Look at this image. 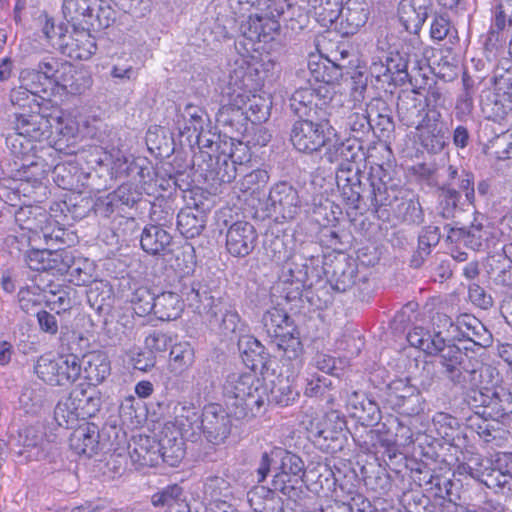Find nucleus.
I'll use <instances>...</instances> for the list:
<instances>
[{
  "instance_id": "9b49d317",
  "label": "nucleus",
  "mask_w": 512,
  "mask_h": 512,
  "mask_svg": "<svg viewBox=\"0 0 512 512\" xmlns=\"http://www.w3.org/2000/svg\"><path fill=\"white\" fill-rule=\"evenodd\" d=\"M439 322L446 327L445 336L456 340H468L477 345H482L487 330L484 325L474 316L463 314L457 317L456 322L447 315H439Z\"/></svg>"
},
{
  "instance_id": "5701e85b",
  "label": "nucleus",
  "mask_w": 512,
  "mask_h": 512,
  "mask_svg": "<svg viewBox=\"0 0 512 512\" xmlns=\"http://www.w3.org/2000/svg\"><path fill=\"white\" fill-rule=\"evenodd\" d=\"M46 269L47 267L44 265L34 268V270L39 272L37 275H34V305L45 302L51 310L59 314L61 311H66L71 307V301L64 290L55 291L51 285H49V290L40 287L39 282L44 281L43 272Z\"/></svg>"
},
{
  "instance_id": "338daca9",
  "label": "nucleus",
  "mask_w": 512,
  "mask_h": 512,
  "mask_svg": "<svg viewBox=\"0 0 512 512\" xmlns=\"http://www.w3.org/2000/svg\"><path fill=\"white\" fill-rule=\"evenodd\" d=\"M57 367V358H53L51 355H44L37 360L34 372L43 382L56 385Z\"/></svg>"
},
{
  "instance_id": "f704fd0d",
  "label": "nucleus",
  "mask_w": 512,
  "mask_h": 512,
  "mask_svg": "<svg viewBox=\"0 0 512 512\" xmlns=\"http://www.w3.org/2000/svg\"><path fill=\"white\" fill-rule=\"evenodd\" d=\"M205 218V214L197 207H186L177 215V228L184 237L195 238L204 230Z\"/></svg>"
},
{
  "instance_id": "bb28decb",
  "label": "nucleus",
  "mask_w": 512,
  "mask_h": 512,
  "mask_svg": "<svg viewBox=\"0 0 512 512\" xmlns=\"http://www.w3.org/2000/svg\"><path fill=\"white\" fill-rule=\"evenodd\" d=\"M80 363L85 380L94 387L101 384L110 375V361L104 352H90L83 356Z\"/></svg>"
},
{
  "instance_id": "052dcab7",
  "label": "nucleus",
  "mask_w": 512,
  "mask_h": 512,
  "mask_svg": "<svg viewBox=\"0 0 512 512\" xmlns=\"http://www.w3.org/2000/svg\"><path fill=\"white\" fill-rule=\"evenodd\" d=\"M463 90L456 103V113L460 116L471 114L474 108V94L476 92L474 81L464 74L462 78Z\"/></svg>"
},
{
  "instance_id": "79ce46f5",
  "label": "nucleus",
  "mask_w": 512,
  "mask_h": 512,
  "mask_svg": "<svg viewBox=\"0 0 512 512\" xmlns=\"http://www.w3.org/2000/svg\"><path fill=\"white\" fill-rule=\"evenodd\" d=\"M194 349L188 342H180L170 350L169 369L175 375L186 372L194 363Z\"/></svg>"
},
{
  "instance_id": "e433bc0d",
  "label": "nucleus",
  "mask_w": 512,
  "mask_h": 512,
  "mask_svg": "<svg viewBox=\"0 0 512 512\" xmlns=\"http://www.w3.org/2000/svg\"><path fill=\"white\" fill-rule=\"evenodd\" d=\"M184 304L175 292H163L155 297L154 315L162 321H171L180 317Z\"/></svg>"
},
{
  "instance_id": "ea45409f",
  "label": "nucleus",
  "mask_w": 512,
  "mask_h": 512,
  "mask_svg": "<svg viewBox=\"0 0 512 512\" xmlns=\"http://www.w3.org/2000/svg\"><path fill=\"white\" fill-rule=\"evenodd\" d=\"M368 9L365 3L348 0L346 6L342 8L341 24L346 29L347 34L356 33L368 20Z\"/></svg>"
},
{
  "instance_id": "5fc2aeb1",
  "label": "nucleus",
  "mask_w": 512,
  "mask_h": 512,
  "mask_svg": "<svg viewBox=\"0 0 512 512\" xmlns=\"http://www.w3.org/2000/svg\"><path fill=\"white\" fill-rule=\"evenodd\" d=\"M54 418L61 427L73 428L77 424L81 416L73 400L70 399V394L58 402L54 410Z\"/></svg>"
},
{
  "instance_id": "1a4fd4ad",
  "label": "nucleus",
  "mask_w": 512,
  "mask_h": 512,
  "mask_svg": "<svg viewBox=\"0 0 512 512\" xmlns=\"http://www.w3.org/2000/svg\"><path fill=\"white\" fill-rule=\"evenodd\" d=\"M76 131L72 121H66L57 108H40L34 111V141H48L52 144L57 136H73Z\"/></svg>"
},
{
  "instance_id": "6e6d98bb",
  "label": "nucleus",
  "mask_w": 512,
  "mask_h": 512,
  "mask_svg": "<svg viewBox=\"0 0 512 512\" xmlns=\"http://www.w3.org/2000/svg\"><path fill=\"white\" fill-rule=\"evenodd\" d=\"M468 473L470 474L471 477L477 478L490 488L508 487L510 489V481L512 480V478L508 476L507 473H503L493 464L492 467L485 468V471H483L481 474H479L477 471L474 472V470L470 466H468Z\"/></svg>"
},
{
  "instance_id": "6ab92c4d",
  "label": "nucleus",
  "mask_w": 512,
  "mask_h": 512,
  "mask_svg": "<svg viewBox=\"0 0 512 512\" xmlns=\"http://www.w3.org/2000/svg\"><path fill=\"white\" fill-rule=\"evenodd\" d=\"M65 63L49 57L38 64V69L34 73V97L45 100L56 94L57 80Z\"/></svg>"
},
{
  "instance_id": "4c0bfd02",
  "label": "nucleus",
  "mask_w": 512,
  "mask_h": 512,
  "mask_svg": "<svg viewBox=\"0 0 512 512\" xmlns=\"http://www.w3.org/2000/svg\"><path fill=\"white\" fill-rule=\"evenodd\" d=\"M512 266V242L505 245L502 253L488 258L489 272L495 274L496 283L507 286L512 282L510 268Z\"/></svg>"
},
{
  "instance_id": "20e7f679",
  "label": "nucleus",
  "mask_w": 512,
  "mask_h": 512,
  "mask_svg": "<svg viewBox=\"0 0 512 512\" xmlns=\"http://www.w3.org/2000/svg\"><path fill=\"white\" fill-rule=\"evenodd\" d=\"M187 300L191 306L200 314H207L212 322L214 319L219 321V329L224 335L241 331V321L238 313L227 307L220 299H215L207 289L192 286L187 294Z\"/></svg>"
},
{
  "instance_id": "bf43d9fd",
  "label": "nucleus",
  "mask_w": 512,
  "mask_h": 512,
  "mask_svg": "<svg viewBox=\"0 0 512 512\" xmlns=\"http://www.w3.org/2000/svg\"><path fill=\"white\" fill-rule=\"evenodd\" d=\"M182 439H167L159 443L160 459L169 466H177L184 457Z\"/></svg>"
},
{
  "instance_id": "3c124183",
  "label": "nucleus",
  "mask_w": 512,
  "mask_h": 512,
  "mask_svg": "<svg viewBox=\"0 0 512 512\" xmlns=\"http://www.w3.org/2000/svg\"><path fill=\"white\" fill-rule=\"evenodd\" d=\"M395 215L408 224H421L424 220V213L418 198L401 197L399 203L393 208Z\"/></svg>"
},
{
  "instance_id": "de8ad7c7",
  "label": "nucleus",
  "mask_w": 512,
  "mask_h": 512,
  "mask_svg": "<svg viewBox=\"0 0 512 512\" xmlns=\"http://www.w3.org/2000/svg\"><path fill=\"white\" fill-rule=\"evenodd\" d=\"M56 385L71 384L79 379L82 374L80 359L75 354L62 355L57 358Z\"/></svg>"
},
{
  "instance_id": "49530a36",
  "label": "nucleus",
  "mask_w": 512,
  "mask_h": 512,
  "mask_svg": "<svg viewBox=\"0 0 512 512\" xmlns=\"http://www.w3.org/2000/svg\"><path fill=\"white\" fill-rule=\"evenodd\" d=\"M491 235V227L483 216L475 217L471 225L463 231L465 244L473 250L482 249Z\"/></svg>"
},
{
  "instance_id": "39448f33",
  "label": "nucleus",
  "mask_w": 512,
  "mask_h": 512,
  "mask_svg": "<svg viewBox=\"0 0 512 512\" xmlns=\"http://www.w3.org/2000/svg\"><path fill=\"white\" fill-rule=\"evenodd\" d=\"M110 458L114 459V468L119 470L126 466L128 460L136 469L156 466L160 460L159 443L148 436H139L133 440V448L127 442L125 434H122L116 446L111 444Z\"/></svg>"
},
{
  "instance_id": "58836bf2",
  "label": "nucleus",
  "mask_w": 512,
  "mask_h": 512,
  "mask_svg": "<svg viewBox=\"0 0 512 512\" xmlns=\"http://www.w3.org/2000/svg\"><path fill=\"white\" fill-rule=\"evenodd\" d=\"M100 0H64L62 10L65 19L75 25H87L93 9Z\"/></svg>"
},
{
  "instance_id": "0eeeda50",
  "label": "nucleus",
  "mask_w": 512,
  "mask_h": 512,
  "mask_svg": "<svg viewBox=\"0 0 512 512\" xmlns=\"http://www.w3.org/2000/svg\"><path fill=\"white\" fill-rule=\"evenodd\" d=\"M439 364L441 373L454 385L465 386L477 384V369L472 363V359L455 345H446L439 347Z\"/></svg>"
},
{
  "instance_id": "603ef678",
  "label": "nucleus",
  "mask_w": 512,
  "mask_h": 512,
  "mask_svg": "<svg viewBox=\"0 0 512 512\" xmlns=\"http://www.w3.org/2000/svg\"><path fill=\"white\" fill-rule=\"evenodd\" d=\"M236 166L227 154H221L216 158L215 166L207 170L206 177L218 183H230L236 178Z\"/></svg>"
},
{
  "instance_id": "c756f323",
  "label": "nucleus",
  "mask_w": 512,
  "mask_h": 512,
  "mask_svg": "<svg viewBox=\"0 0 512 512\" xmlns=\"http://www.w3.org/2000/svg\"><path fill=\"white\" fill-rule=\"evenodd\" d=\"M99 432L95 424L77 427L69 438L70 447L79 455L91 457L97 449Z\"/></svg>"
},
{
  "instance_id": "4d7b16f0",
  "label": "nucleus",
  "mask_w": 512,
  "mask_h": 512,
  "mask_svg": "<svg viewBox=\"0 0 512 512\" xmlns=\"http://www.w3.org/2000/svg\"><path fill=\"white\" fill-rule=\"evenodd\" d=\"M344 426L345 422L340 419H338L334 426L325 422L322 426H317L315 429H311L310 434L311 437H313L314 442L318 445L329 447L330 444L327 442L337 441L342 434Z\"/></svg>"
},
{
  "instance_id": "cd10ccee",
  "label": "nucleus",
  "mask_w": 512,
  "mask_h": 512,
  "mask_svg": "<svg viewBox=\"0 0 512 512\" xmlns=\"http://www.w3.org/2000/svg\"><path fill=\"white\" fill-rule=\"evenodd\" d=\"M173 413L174 426L181 438L189 439L199 434L201 415L195 406L179 403L174 407Z\"/></svg>"
},
{
  "instance_id": "864d4df0",
  "label": "nucleus",
  "mask_w": 512,
  "mask_h": 512,
  "mask_svg": "<svg viewBox=\"0 0 512 512\" xmlns=\"http://www.w3.org/2000/svg\"><path fill=\"white\" fill-rule=\"evenodd\" d=\"M291 239L287 236H273L265 245L267 255L277 264L283 265L290 260L293 249L289 246Z\"/></svg>"
},
{
  "instance_id": "f3484780",
  "label": "nucleus",
  "mask_w": 512,
  "mask_h": 512,
  "mask_svg": "<svg viewBox=\"0 0 512 512\" xmlns=\"http://www.w3.org/2000/svg\"><path fill=\"white\" fill-rule=\"evenodd\" d=\"M336 183L346 203L357 209L362 194L359 167L355 163H340L336 172Z\"/></svg>"
},
{
  "instance_id": "a878e982",
  "label": "nucleus",
  "mask_w": 512,
  "mask_h": 512,
  "mask_svg": "<svg viewBox=\"0 0 512 512\" xmlns=\"http://www.w3.org/2000/svg\"><path fill=\"white\" fill-rule=\"evenodd\" d=\"M338 57L334 59H311L308 62V70L310 74L309 82L312 80L317 83L334 84L338 83L342 78L344 71L348 68L345 63L336 62Z\"/></svg>"
},
{
  "instance_id": "a211bd4d",
  "label": "nucleus",
  "mask_w": 512,
  "mask_h": 512,
  "mask_svg": "<svg viewBox=\"0 0 512 512\" xmlns=\"http://www.w3.org/2000/svg\"><path fill=\"white\" fill-rule=\"evenodd\" d=\"M201 430L210 442L214 444L224 442L230 434V420L228 414L217 404L207 405L201 414L200 431Z\"/></svg>"
},
{
  "instance_id": "8fccbe9b",
  "label": "nucleus",
  "mask_w": 512,
  "mask_h": 512,
  "mask_svg": "<svg viewBox=\"0 0 512 512\" xmlns=\"http://www.w3.org/2000/svg\"><path fill=\"white\" fill-rule=\"evenodd\" d=\"M309 5L313 10L317 21L328 26L334 23L342 13V0H309Z\"/></svg>"
},
{
  "instance_id": "7c9ffc66",
  "label": "nucleus",
  "mask_w": 512,
  "mask_h": 512,
  "mask_svg": "<svg viewBox=\"0 0 512 512\" xmlns=\"http://www.w3.org/2000/svg\"><path fill=\"white\" fill-rule=\"evenodd\" d=\"M91 80L83 72L77 71L70 63H65L60 70L57 80L56 94L60 91L77 95L82 94L89 86Z\"/></svg>"
},
{
  "instance_id": "423d86ee",
  "label": "nucleus",
  "mask_w": 512,
  "mask_h": 512,
  "mask_svg": "<svg viewBox=\"0 0 512 512\" xmlns=\"http://www.w3.org/2000/svg\"><path fill=\"white\" fill-rule=\"evenodd\" d=\"M274 455L280 461L278 472L273 476L272 487L290 499H296L302 493L300 482L305 475L303 460L294 453L274 448Z\"/></svg>"
},
{
  "instance_id": "e2e57ef3",
  "label": "nucleus",
  "mask_w": 512,
  "mask_h": 512,
  "mask_svg": "<svg viewBox=\"0 0 512 512\" xmlns=\"http://www.w3.org/2000/svg\"><path fill=\"white\" fill-rule=\"evenodd\" d=\"M492 83L495 92L510 95L512 90V63L505 60L498 64L493 72Z\"/></svg>"
},
{
  "instance_id": "a18cd8bd",
  "label": "nucleus",
  "mask_w": 512,
  "mask_h": 512,
  "mask_svg": "<svg viewBox=\"0 0 512 512\" xmlns=\"http://www.w3.org/2000/svg\"><path fill=\"white\" fill-rule=\"evenodd\" d=\"M459 201L460 193L451 187V183L444 184L439 188L437 215L446 220L455 218L461 210Z\"/></svg>"
},
{
  "instance_id": "09e8293b",
  "label": "nucleus",
  "mask_w": 512,
  "mask_h": 512,
  "mask_svg": "<svg viewBox=\"0 0 512 512\" xmlns=\"http://www.w3.org/2000/svg\"><path fill=\"white\" fill-rule=\"evenodd\" d=\"M372 128L378 127L381 131H390L394 124L391 117V109L386 101L381 98L372 99L366 107Z\"/></svg>"
},
{
  "instance_id": "4be33fe9",
  "label": "nucleus",
  "mask_w": 512,
  "mask_h": 512,
  "mask_svg": "<svg viewBox=\"0 0 512 512\" xmlns=\"http://www.w3.org/2000/svg\"><path fill=\"white\" fill-rule=\"evenodd\" d=\"M475 402L489 408V414L494 418H503L512 414V393L504 388L474 391Z\"/></svg>"
},
{
  "instance_id": "13d9d810",
  "label": "nucleus",
  "mask_w": 512,
  "mask_h": 512,
  "mask_svg": "<svg viewBox=\"0 0 512 512\" xmlns=\"http://www.w3.org/2000/svg\"><path fill=\"white\" fill-rule=\"evenodd\" d=\"M355 277L353 267L338 263L330 278L331 287L335 291L345 292L354 286Z\"/></svg>"
},
{
  "instance_id": "2f4dec72",
  "label": "nucleus",
  "mask_w": 512,
  "mask_h": 512,
  "mask_svg": "<svg viewBox=\"0 0 512 512\" xmlns=\"http://www.w3.org/2000/svg\"><path fill=\"white\" fill-rule=\"evenodd\" d=\"M171 242L172 236L162 224L146 226L140 239L142 249L152 255L166 252Z\"/></svg>"
},
{
  "instance_id": "6e6552de",
  "label": "nucleus",
  "mask_w": 512,
  "mask_h": 512,
  "mask_svg": "<svg viewBox=\"0 0 512 512\" xmlns=\"http://www.w3.org/2000/svg\"><path fill=\"white\" fill-rule=\"evenodd\" d=\"M328 121L319 119H299L291 129L290 140L296 150L311 154L319 151L327 144Z\"/></svg>"
},
{
  "instance_id": "774afa93",
  "label": "nucleus",
  "mask_w": 512,
  "mask_h": 512,
  "mask_svg": "<svg viewBox=\"0 0 512 512\" xmlns=\"http://www.w3.org/2000/svg\"><path fill=\"white\" fill-rule=\"evenodd\" d=\"M491 149L499 160L512 158V135L505 133L495 137L491 142Z\"/></svg>"
},
{
  "instance_id": "9d476101",
  "label": "nucleus",
  "mask_w": 512,
  "mask_h": 512,
  "mask_svg": "<svg viewBox=\"0 0 512 512\" xmlns=\"http://www.w3.org/2000/svg\"><path fill=\"white\" fill-rule=\"evenodd\" d=\"M328 90L325 86L313 88L312 86L301 87L297 89L290 98L291 110L300 119H319L322 118V106L326 104V94Z\"/></svg>"
},
{
  "instance_id": "4468645a",
  "label": "nucleus",
  "mask_w": 512,
  "mask_h": 512,
  "mask_svg": "<svg viewBox=\"0 0 512 512\" xmlns=\"http://www.w3.org/2000/svg\"><path fill=\"white\" fill-rule=\"evenodd\" d=\"M258 234L248 221H236L226 231V249L234 257H246L255 248Z\"/></svg>"
},
{
  "instance_id": "473e14b6",
  "label": "nucleus",
  "mask_w": 512,
  "mask_h": 512,
  "mask_svg": "<svg viewBox=\"0 0 512 512\" xmlns=\"http://www.w3.org/2000/svg\"><path fill=\"white\" fill-rule=\"evenodd\" d=\"M511 95L495 92L480 95V105L487 118L493 121L503 120L512 109Z\"/></svg>"
},
{
  "instance_id": "c9c22d12",
  "label": "nucleus",
  "mask_w": 512,
  "mask_h": 512,
  "mask_svg": "<svg viewBox=\"0 0 512 512\" xmlns=\"http://www.w3.org/2000/svg\"><path fill=\"white\" fill-rule=\"evenodd\" d=\"M442 334V330L432 334L429 330H426L423 327H415L408 333L407 341L411 346L418 348L427 354L433 355L437 354L440 349L439 347L443 346L445 339Z\"/></svg>"
},
{
  "instance_id": "69168bd1",
  "label": "nucleus",
  "mask_w": 512,
  "mask_h": 512,
  "mask_svg": "<svg viewBox=\"0 0 512 512\" xmlns=\"http://www.w3.org/2000/svg\"><path fill=\"white\" fill-rule=\"evenodd\" d=\"M115 20L113 9L100 0V5L93 9L91 17L87 22V29L100 30L108 28Z\"/></svg>"
},
{
  "instance_id": "412c9836",
  "label": "nucleus",
  "mask_w": 512,
  "mask_h": 512,
  "mask_svg": "<svg viewBox=\"0 0 512 512\" xmlns=\"http://www.w3.org/2000/svg\"><path fill=\"white\" fill-rule=\"evenodd\" d=\"M58 47L70 58L78 60H88L97 49L95 38L84 27L70 35H60Z\"/></svg>"
},
{
  "instance_id": "b1692460",
  "label": "nucleus",
  "mask_w": 512,
  "mask_h": 512,
  "mask_svg": "<svg viewBox=\"0 0 512 512\" xmlns=\"http://www.w3.org/2000/svg\"><path fill=\"white\" fill-rule=\"evenodd\" d=\"M382 167L371 174V202L376 208L393 207L399 202L405 191L394 183L384 180L379 174L382 173Z\"/></svg>"
},
{
  "instance_id": "a19ab883",
  "label": "nucleus",
  "mask_w": 512,
  "mask_h": 512,
  "mask_svg": "<svg viewBox=\"0 0 512 512\" xmlns=\"http://www.w3.org/2000/svg\"><path fill=\"white\" fill-rule=\"evenodd\" d=\"M283 277L285 282L296 285L297 294L306 286L308 281V266L306 259L301 255L293 254L290 260L283 265Z\"/></svg>"
},
{
  "instance_id": "aec40b11",
  "label": "nucleus",
  "mask_w": 512,
  "mask_h": 512,
  "mask_svg": "<svg viewBox=\"0 0 512 512\" xmlns=\"http://www.w3.org/2000/svg\"><path fill=\"white\" fill-rule=\"evenodd\" d=\"M432 8L431 0H401L398 6L399 21L407 32L418 34Z\"/></svg>"
},
{
  "instance_id": "f8f14e48",
  "label": "nucleus",
  "mask_w": 512,
  "mask_h": 512,
  "mask_svg": "<svg viewBox=\"0 0 512 512\" xmlns=\"http://www.w3.org/2000/svg\"><path fill=\"white\" fill-rule=\"evenodd\" d=\"M276 14H255L249 16L248 20L242 24L241 31L243 37L252 42H270L274 40L280 30V23L278 17L283 13L275 9Z\"/></svg>"
},
{
  "instance_id": "680f3d73",
  "label": "nucleus",
  "mask_w": 512,
  "mask_h": 512,
  "mask_svg": "<svg viewBox=\"0 0 512 512\" xmlns=\"http://www.w3.org/2000/svg\"><path fill=\"white\" fill-rule=\"evenodd\" d=\"M440 240V231L438 227L429 226L426 227L422 233L419 235L418 239V249L416 255L414 256L412 262L418 266L420 263L417 260V257H420L421 261L424 257L430 254L431 247L436 246Z\"/></svg>"
},
{
  "instance_id": "dca6fc26",
  "label": "nucleus",
  "mask_w": 512,
  "mask_h": 512,
  "mask_svg": "<svg viewBox=\"0 0 512 512\" xmlns=\"http://www.w3.org/2000/svg\"><path fill=\"white\" fill-rule=\"evenodd\" d=\"M268 201L273 212L285 220L294 219L301 210L298 191L287 182L275 184L270 190Z\"/></svg>"
},
{
  "instance_id": "393cba45",
  "label": "nucleus",
  "mask_w": 512,
  "mask_h": 512,
  "mask_svg": "<svg viewBox=\"0 0 512 512\" xmlns=\"http://www.w3.org/2000/svg\"><path fill=\"white\" fill-rule=\"evenodd\" d=\"M428 123L420 127L418 138L421 145L430 153H439L446 145V131L441 122V113H432Z\"/></svg>"
},
{
  "instance_id": "c85d7f7f",
  "label": "nucleus",
  "mask_w": 512,
  "mask_h": 512,
  "mask_svg": "<svg viewBox=\"0 0 512 512\" xmlns=\"http://www.w3.org/2000/svg\"><path fill=\"white\" fill-rule=\"evenodd\" d=\"M324 147L326 150L323 158L329 163H354L360 152V146L356 140H340L339 138L332 140L329 135L327 144Z\"/></svg>"
},
{
  "instance_id": "2eb2a0df",
  "label": "nucleus",
  "mask_w": 512,
  "mask_h": 512,
  "mask_svg": "<svg viewBox=\"0 0 512 512\" xmlns=\"http://www.w3.org/2000/svg\"><path fill=\"white\" fill-rule=\"evenodd\" d=\"M397 113L400 122L407 127H414L418 130L428 123V117L432 113H440L434 109H427V103L422 100L421 95L413 90L411 93L401 97L397 105Z\"/></svg>"
},
{
  "instance_id": "7ed1b4c3",
  "label": "nucleus",
  "mask_w": 512,
  "mask_h": 512,
  "mask_svg": "<svg viewBox=\"0 0 512 512\" xmlns=\"http://www.w3.org/2000/svg\"><path fill=\"white\" fill-rule=\"evenodd\" d=\"M263 328L272 343L289 360L298 359L303 353L300 333L293 319L280 305L267 309L261 319Z\"/></svg>"
},
{
  "instance_id": "f257e3e1",
  "label": "nucleus",
  "mask_w": 512,
  "mask_h": 512,
  "mask_svg": "<svg viewBox=\"0 0 512 512\" xmlns=\"http://www.w3.org/2000/svg\"><path fill=\"white\" fill-rule=\"evenodd\" d=\"M244 61L235 62L220 85L221 107L217 113V122L232 125L239 117L245 116L252 123H261L270 115V101L248 89Z\"/></svg>"
},
{
  "instance_id": "f03ea898",
  "label": "nucleus",
  "mask_w": 512,
  "mask_h": 512,
  "mask_svg": "<svg viewBox=\"0 0 512 512\" xmlns=\"http://www.w3.org/2000/svg\"><path fill=\"white\" fill-rule=\"evenodd\" d=\"M226 404L237 419L252 418L270 401L267 389L252 372L232 373L223 385Z\"/></svg>"
},
{
  "instance_id": "ddd939ff",
  "label": "nucleus",
  "mask_w": 512,
  "mask_h": 512,
  "mask_svg": "<svg viewBox=\"0 0 512 512\" xmlns=\"http://www.w3.org/2000/svg\"><path fill=\"white\" fill-rule=\"evenodd\" d=\"M8 145L12 154L23 161L16 172V178L20 181L17 191L23 193L24 197H29L31 179L29 168L32 165V161L29 160L32 152V135L13 133L8 138Z\"/></svg>"
},
{
  "instance_id": "c03bdc74",
  "label": "nucleus",
  "mask_w": 512,
  "mask_h": 512,
  "mask_svg": "<svg viewBox=\"0 0 512 512\" xmlns=\"http://www.w3.org/2000/svg\"><path fill=\"white\" fill-rule=\"evenodd\" d=\"M140 198L141 193H139L133 185L122 184L103 201L105 213L107 215L113 213L120 205L132 207Z\"/></svg>"
},
{
  "instance_id": "0e129e2a",
  "label": "nucleus",
  "mask_w": 512,
  "mask_h": 512,
  "mask_svg": "<svg viewBox=\"0 0 512 512\" xmlns=\"http://www.w3.org/2000/svg\"><path fill=\"white\" fill-rule=\"evenodd\" d=\"M155 297L146 287L135 289L130 300L134 312L141 317L153 312Z\"/></svg>"
},
{
  "instance_id": "37998d69",
  "label": "nucleus",
  "mask_w": 512,
  "mask_h": 512,
  "mask_svg": "<svg viewBox=\"0 0 512 512\" xmlns=\"http://www.w3.org/2000/svg\"><path fill=\"white\" fill-rule=\"evenodd\" d=\"M204 111L193 104H187L177 120L178 129L180 134H188V137L193 135L198 136L203 129L204 124Z\"/></svg>"
},
{
  "instance_id": "72a5a7b5",
  "label": "nucleus",
  "mask_w": 512,
  "mask_h": 512,
  "mask_svg": "<svg viewBox=\"0 0 512 512\" xmlns=\"http://www.w3.org/2000/svg\"><path fill=\"white\" fill-rule=\"evenodd\" d=\"M70 399L73 400L81 419L94 416L101 408V395L95 388H75L70 392Z\"/></svg>"
}]
</instances>
